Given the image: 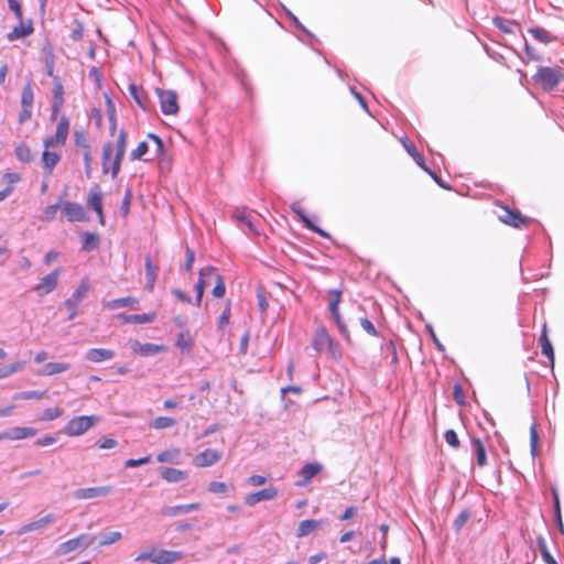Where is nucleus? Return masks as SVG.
<instances>
[{"label":"nucleus","mask_w":564,"mask_h":564,"mask_svg":"<svg viewBox=\"0 0 564 564\" xmlns=\"http://www.w3.org/2000/svg\"><path fill=\"white\" fill-rule=\"evenodd\" d=\"M226 293L224 280L220 274L216 276L215 286L213 289V295L215 297H223Z\"/></svg>","instance_id":"13d9d810"},{"label":"nucleus","mask_w":564,"mask_h":564,"mask_svg":"<svg viewBox=\"0 0 564 564\" xmlns=\"http://www.w3.org/2000/svg\"><path fill=\"white\" fill-rule=\"evenodd\" d=\"M138 300L131 296L115 299L106 304L110 310H117L119 307L130 306L137 304Z\"/></svg>","instance_id":"a18cd8bd"},{"label":"nucleus","mask_w":564,"mask_h":564,"mask_svg":"<svg viewBox=\"0 0 564 564\" xmlns=\"http://www.w3.org/2000/svg\"><path fill=\"white\" fill-rule=\"evenodd\" d=\"M319 525H321V521H318V520H313V519L303 520L300 522V524L297 527L296 536L304 538V536L308 535L310 533H312L313 531H315L316 529H318Z\"/></svg>","instance_id":"72a5a7b5"},{"label":"nucleus","mask_w":564,"mask_h":564,"mask_svg":"<svg viewBox=\"0 0 564 564\" xmlns=\"http://www.w3.org/2000/svg\"><path fill=\"white\" fill-rule=\"evenodd\" d=\"M200 508L199 503H188V505H178L172 507H164L161 510V514L164 517H178L182 514L189 513L192 511L198 510Z\"/></svg>","instance_id":"5701e85b"},{"label":"nucleus","mask_w":564,"mask_h":564,"mask_svg":"<svg viewBox=\"0 0 564 564\" xmlns=\"http://www.w3.org/2000/svg\"><path fill=\"white\" fill-rule=\"evenodd\" d=\"M360 325H361L362 329L366 333H368L369 335L375 336V337L378 336V332H377L376 327L368 318H361Z\"/></svg>","instance_id":"69168bd1"},{"label":"nucleus","mask_w":564,"mask_h":564,"mask_svg":"<svg viewBox=\"0 0 564 564\" xmlns=\"http://www.w3.org/2000/svg\"><path fill=\"white\" fill-rule=\"evenodd\" d=\"M128 135L124 130H120L115 143L107 142L102 147L101 165L102 173L111 172L112 178H116L120 172L121 162L126 153Z\"/></svg>","instance_id":"f257e3e1"},{"label":"nucleus","mask_w":564,"mask_h":564,"mask_svg":"<svg viewBox=\"0 0 564 564\" xmlns=\"http://www.w3.org/2000/svg\"><path fill=\"white\" fill-rule=\"evenodd\" d=\"M529 33L539 42L543 44H547L552 42L553 36L552 34L542 28H532L529 30Z\"/></svg>","instance_id":"79ce46f5"},{"label":"nucleus","mask_w":564,"mask_h":564,"mask_svg":"<svg viewBox=\"0 0 564 564\" xmlns=\"http://www.w3.org/2000/svg\"><path fill=\"white\" fill-rule=\"evenodd\" d=\"M538 442H539V434L536 424H532L530 427V445H531V452L532 455L535 456L538 453Z\"/></svg>","instance_id":"4d7b16f0"},{"label":"nucleus","mask_w":564,"mask_h":564,"mask_svg":"<svg viewBox=\"0 0 564 564\" xmlns=\"http://www.w3.org/2000/svg\"><path fill=\"white\" fill-rule=\"evenodd\" d=\"M74 141L77 147H80L84 150L90 149L88 141L86 139V134L83 130H76L74 132Z\"/></svg>","instance_id":"bf43d9fd"},{"label":"nucleus","mask_w":564,"mask_h":564,"mask_svg":"<svg viewBox=\"0 0 564 564\" xmlns=\"http://www.w3.org/2000/svg\"><path fill=\"white\" fill-rule=\"evenodd\" d=\"M181 451L178 448L166 449L158 455V462L160 463H175L180 460Z\"/></svg>","instance_id":"4c0bfd02"},{"label":"nucleus","mask_w":564,"mask_h":564,"mask_svg":"<svg viewBox=\"0 0 564 564\" xmlns=\"http://www.w3.org/2000/svg\"><path fill=\"white\" fill-rule=\"evenodd\" d=\"M150 462H151V456L148 455V456H144V457H141L138 459L130 458V459L126 460L124 466L128 468H134V467H139L141 465L148 464Z\"/></svg>","instance_id":"e2e57ef3"},{"label":"nucleus","mask_w":564,"mask_h":564,"mask_svg":"<svg viewBox=\"0 0 564 564\" xmlns=\"http://www.w3.org/2000/svg\"><path fill=\"white\" fill-rule=\"evenodd\" d=\"M540 341H541L542 354L544 356H546L553 364L554 362V351H553L552 344L547 338L545 328L543 329V332L541 334Z\"/></svg>","instance_id":"ea45409f"},{"label":"nucleus","mask_w":564,"mask_h":564,"mask_svg":"<svg viewBox=\"0 0 564 564\" xmlns=\"http://www.w3.org/2000/svg\"><path fill=\"white\" fill-rule=\"evenodd\" d=\"M122 539V534L119 531H110L101 534V540L99 542L100 546L111 545L117 543Z\"/></svg>","instance_id":"49530a36"},{"label":"nucleus","mask_w":564,"mask_h":564,"mask_svg":"<svg viewBox=\"0 0 564 564\" xmlns=\"http://www.w3.org/2000/svg\"><path fill=\"white\" fill-rule=\"evenodd\" d=\"M208 272H210L209 270H200L199 271V276H198V280L196 282V285H195V290H196V305L199 306L200 303H202V299H203V294H204V290H205V276L206 274H208Z\"/></svg>","instance_id":"a19ab883"},{"label":"nucleus","mask_w":564,"mask_h":564,"mask_svg":"<svg viewBox=\"0 0 564 564\" xmlns=\"http://www.w3.org/2000/svg\"><path fill=\"white\" fill-rule=\"evenodd\" d=\"M64 411L61 408H47L43 411L42 421H54L63 415Z\"/></svg>","instance_id":"6e6d98bb"},{"label":"nucleus","mask_w":564,"mask_h":564,"mask_svg":"<svg viewBox=\"0 0 564 564\" xmlns=\"http://www.w3.org/2000/svg\"><path fill=\"white\" fill-rule=\"evenodd\" d=\"M95 535L89 533L80 534L57 545L55 554L57 556L67 555L77 550H86L95 543Z\"/></svg>","instance_id":"39448f33"},{"label":"nucleus","mask_w":564,"mask_h":564,"mask_svg":"<svg viewBox=\"0 0 564 564\" xmlns=\"http://www.w3.org/2000/svg\"><path fill=\"white\" fill-rule=\"evenodd\" d=\"M70 365L67 362H47L42 369L36 371L37 376H54L67 371Z\"/></svg>","instance_id":"c85d7f7f"},{"label":"nucleus","mask_w":564,"mask_h":564,"mask_svg":"<svg viewBox=\"0 0 564 564\" xmlns=\"http://www.w3.org/2000/svg\"><path fill=\"white\" fill-rule=\"evenodd\" d=\"M33 101H34L33 88H32L31 84H28L23 87V90L21 94V106L33 108Z\"/></svg>","instance_id":"de8ad7c7"},{"label":"nucleus","mask_w":564,"mask_h":564,"mask_svg":"<svg viewBox=\"0 0 564 564\" xmlns=\"http://www.w3.org/2000/svg\"><path fill=\"white\" fill-rule=\"evenodd\" d=\"M149 143L147 141H142L138 144V147L131 151L130 153V160L137 161V160H144L149 161V159H144L145 154L149 152Z\"/></svg>","instance_id":"c03bdc74"},{"label":"nucleus","mask_w":564,"mask_h":564,"mask_svg":"<svg viewBox=\"0 0 564 564\" xmlns=\"http://www.w3.org/2000/svg\"><path fill=\"white\" fill-rule=\"evenodd\" d=\"M46 397H47V392L46 391L30 390V391L17 392V393H14L12 395V399L15 400V401L32 400V399L41 400V399H44Z\"/></svg>","instance_id":"e433bc0d"},{"label":"nucleus","mask_w":564,"mask_h":564,"mask_svg":"<svg viewBox=\"0 0 564 564\" xmlns=\"http://www.w3.org/2000/svg\"><path fill=\"white\" fill-rule=\"evenodd\" d=\"M37 430L28 426H15L8 431V440L20 441L36 435Z\"/></svg>","instance_id":"cd10ccee"},{"label":"nucleus","mask_w":564,"mask_h":564,"mask_svg":"<svg viewBox=\"0 0 564 564\" xmlns=\"http://www.w3.org/2000/svg\"><path fill=\"white\" fill-rule=\"evenodd\" d=\"M220 458L221 452L213 448H207L194 457L193 464L196 467H209L218 463Z\"/></svg>","instance_id":"ddd939ff"},{"label":"nucleus","mask_w":564,"mask_h":564,"mask_svg":"<svg viewBox=\"0 0 564 564\" xmlns=\"http://www.w3.org/2000/svg\"><path fill=\"white\" fill-rule=\"evenodd\" d=\"M532 78L543 90L551 91L564 82V70L558 66H540Z\"/></svg>","instance_id":"f03ea898"},{"label":"nucleus","mask_w":564,"mask_h":564,"mask_svg":"<svg viewBox=\"0 0 564 564\" xmlns=\"http://www.w3.org/2000/svg\"><path fill=\"white\" fill-rule=\"evenodd\" d=\"M33 24L32 21L24 22L19 21V25L14 26L11 32L8 33L7 39L10 42L23 39L33 33Z\"/></svg>","instance_id":"4be33fe9"},{"label":"nucleus","mask_w":564,"mask_h":564,"mask_svg":"<svg viewBox=\"0 0 564 564\" xmlns=\"http://www.w3.org/2000/svg\"><path fill=\"white\" fill-rule=\"evenodd\" d=\"M131 349L134 354L140 355L142 357L154 356L159 352L165 351L166 348L163 345H155L151 343L142 344L138 340L132 341Z\"/></svg>","instance_id":"dca6fc26"},{"label":"nucleus","mask_w":564,"mask_h":564,"mask_svg":"<svg viewBox=\"0 0 564 564\" xmlns=\"http://www.w3.org/2000/svg\"><path fill=\"white\" fill-rule=\"evenodd\" d=\"M161 111L166 116H174L178 112L177 94L174 90L155 89Z\"/></svg>","instance_id":"0eeeda50"},{"label":"nucleus","mask_w":564,"mask_h":564,"mask_svg":"<svg viewBox=\"0 0 564 564\" xmlns=\"http://www.w3.org/2000/svg\"><path fill=\"white\" fill-rule=\"evenodd\" d=\"M99 422L97 415H79L67 422L63 429V433L67 436H80Z\"/></svg>","instance_id":"7ed1b4c3"},{"label":"nucleus","mask_w":564,"mask_h":564,"mask_svg":"<svg viewBox=\"0 0 564 564\" xmlns=\"http://www.w3.org/2000/svg\"><path fill=\"white\" fill-rule=\"evenodd\" d=\"M499 219L516 228H520L525 223L523 216L519 212H513L509 208L502 209V214L499 215Z\"/></svg>","instance_id":"b1692460"},{"label":"nucleus","mask_w":564,"mask_h":564,"mask_svg":"<svg viewBox=\"0 0 564 564\" xmlns=\"http://www.w3.org/2000/svg\"><path fill=\"white\" fill-rule=\"evenodd\" d=\"M98 242H99L98 235L89 234V232L84 234V236H83V248L85 250H93V249L97 248Z\"/></svg>","instance_id":"5fc2aeb1"},{"label":"nucleus","mask_w":564,"mask_h":564,"mask_svg":"<svg viewBox=\"0 0 564 564\" xmlns=\"http://www.w3.org/2000/svg\"><path fill=\"white\" fill-rule=\"evenodd\" d=\"M87 206L98 215L100 224L105 225V217L102 213V192L99 185L96 184L90 187L87 197Z\"/></svg>","instance_id":"9d476101"},{"label":"nucleus","mask_w":564,"mask_h":564,"mask_svg":"<svg viewBox=\"0 0 564 564\" xmlns=\"http://www.w3.org/2000/svg\"><path fill=\"white\" fill-rule=\"evenodd\" d=\"M291 210L300 218V220L304 224L305 228L318 234L322 237H328V235L323 229L315 226L308 219V217L306 216L305 212L303 210V208L299 202H295L291 205Z\"/></svg>","instance_id":"412c9836"},{"label":"nucleus","mask_w":564,"mask_h":564,"mask_svg":"<svg viewBox=\"0 0 564 564\" xmlns=\"http://www.w3.org/2000/svg\"><path fill=\"white\" fill-rule=\"evenodd\" d=\"M90 290V283L87 278L83 279L76 290L73 292L70 297L65 301L67 308H77L80 302L87 296Z\"/></svg>","instance_id":"f8f14e48"},{"label":"nucleus","mask_w":564,"mask_h":564,"mask_svg":"<svg viewBox=\"0 0 564 564\" xmlns=\"http://www.w3.org/2000/svg\"><path fill=\"white\" fill-rule=\"evenodd\" d=\"M161 477L167 482H180L186 479L187 474L181 469L165 467L161 470Z\"/></svg>","instance_id":"2f4dec72"},{"label":"nucleus","mask_w":564,"mask_h":564,"mask_svg":"<svg viewBox=\"0 0 564 564\" xmlns=\"http://www.w3.org/2000/svg\"><path fill=\"white\" fill-rule=\"evenodd\" d=\"M183 552L154 549L153 564H174L183 558Z\"/></svg>","instance_id":"f3484780"},{"label":"nucleus","mask_w":564,"mask_h":564,"mask_svg":"<svg viewBox=\"0 0 564 564\" xmlns=\"http://www.w3.org/2000/svg\"><path fill=\"white\" fill-rule=\"evenodd\" d=\"M64 89L61 83H56L53 88V104L51 119L56 120L58 112L64 105Z\"/></svg>","instance_id":"a878e982"},{"label":"nucleus","mask_w":564,"mask_h":564,"mask_svg":"<svg viewBox=\"0 0 564 564\" xmlns=\"http://www.w3.org/2000/svg\"><path fill=\"white\" fill-rule=\"evenodd\" d=\"M23 366H24V362L15 361L11 365L1 367L0 368V380L8 378V377L12 376L13 373L18 372L19 370H21L23 368Z\"/></svg>","instance_id":"09e8293b"},{"label":"nucleus","mask_w":564,"mask_h":564,"mask_svg":"<svg viewBox=\"0 0 564 564\" xmlns=\"http://www.w3.org/2000/svg\"><path fill=\"white\" fill-rule=\"evenodd\" d=\"M444 438L446 443L454 448H458L460 445L458 436L454 430H447L444 434Z\"/></svg>","instance_id":"680f3d73"},{"label":"nucleus","mask_w":564,"mask_h":564,"mask_svg":"<svg viewBox=\"0 0 564 564\" xmlns=\"http://www.w3.org/2000/svg\"><path fill=\"white\" fill-rule=\"evenodd\" d=\"M61 160V154L44 148L42 153L43 167L51 173Z\"/></svg>","instance_id":"473e14b6"},{"label":"nucleus","mask_w":564,"mask_h":564,"mask_svg":"<svg viewBox=\"0 0 564 564\" xmlns=\"http://www.w3.org/2000/svg\"><path fill=\"white\" fill-rule=\"evenodd\" d=\"M473 451L476 456L477 465L482 467L487 464V454L484 443L479 438L471 440Z\"/></svg>","instance_id":"f704fd0d"},{"label":"nucleus","mask_w":564,"mask_h":564,"mask_svg":"<svg viewBox=\"0 0 564 564\" xmlns=\"http://www.w3.org/2000/svg\"><path fill=\"white\" fill-rule=\"evenodd\" d=\"M62 209L67 220L70 223L86 220L84 207L78 203L64 202L62 203Z\"/></svg>","instance_id":"2eb2a0df"},{"label":"nucleus","mask_w":564,"mask_h":564,"mask_svg":"<svg viewBox=\"0 0 564 564\" xmlns=\"http://www.w3.org/2000/svg\"><path fill=\"white\" fill-rule=\"evenodd\" d=\"M158 270L159 268L152 263L151 259L149 257L145 258V289L150 292H152L154 289Z\"/></svg>","instance_id":"7c9ffc66"},{"label":"nucleus","mask_w":564,"mask_h":564,"mask_svg":"<svg viewBox=\"0 0 564 564\" xmlns=\"http://www.w3.org/2000/svg\"><path fill=\"white\" fill-rule=\"evenodd\" d=\"M401 143L403 145V148L405 149V151L412 156V159L415 161V163L421 167L423 169L424 171L429 172L431 175H433V173L425 166L424 164V159L422 156V154L419 153V151L416 150L414 143L408 139H403L401 140Z\"/></svg>","instance_id":"c756f323"},{"label":"nucleus","mask_w":564,"mask_h":564,"mask_svg":"<svg viewBox=\"0 0 564 564\" xmlns=\"http://www.w3.org/2000/svg\"><path fill=\"white\" fill-rule=\"evenodd\" d=\"M148 139L151 140L154 144V156L161 155L164 149L163 141L161 140V138L154 133H149Z\"/></svg>","instance_id":"052dcab7"},{"label":"nucleus","mask_w":564,"mask_h":564,"mask_svg":"<svg viewBox=\"0 0 564 564\" xmlns=\"http://www.w3.org/2000/svg\"><path fill=\"white\" fill-rule=\"evenodd\" d=\"M538 547H539V551L541 553L543 561L546 564H557L555 558L551 555V553L547 549V545H546V541L543 536L538 538Z\"/></svg>","instance_id":"37998d69"},{"label":"nucleus","mask_w":564,"mask_h":564,"mask_svg":"<svg viewBox=\"0 0 564 564\" xmlns=\"http://www.w3.org/2000/svg\"><path fill=\"white\" fill-rule=\"evenodd\" d=\"M312 345L319 354H326L334 358L340 356L337 344L323 327L315 332Z\"/></svg>","instance_id":"20e7f679"},{"label":"nucleus","mask_w":564,"mask_h":564,"mask_svg":"<svg viewBox=\"0 0 564 564\" xmlns=\"http://www.w3.org/2000/svg\"><path fill=\"white\" fill-rule=\"evenodd\" d=\"M322 470V465L318 463H308L305 464L301 470L300 476H302L303 480L297 481V486H305L314 476H316Z\"/></svg>","instance_id":"bb28decb"},{"label":"nucleus","mask_w":564,"mask_h":564,"mask_svg":"<svg viewBox=\"0 0 564 564\" xmlns=\"http://www.w3.org/2000/svg\"><path fill=\"white\" fill-rule=\"evenodd\" d=\"M59 275H61V269L57 268V269L53 270L52 272H50L48 274L44 275L40 280V282L34 286L33 290L39 295L50 294L51 292H53L56 289Z\"/></svg>","instance_id":"1a4fd4ad"},{"label":"nucleus","mask_w":564,"mask_h":564,"mask_svg":"<svg viewBox=\"0 0 564 564\" xmlns=\"http://www.w3.org/2000/svg\"><path fill=\"white\" fill-rule=\"evenodd\" d=\"M238 221H241L250 231H256L252 220L245 213H238L235 215Z\"/></svg>","instance_id":"774afa93"},{"label":"nucleus","mask_w":564,"mask_h":564,"mask_svg":"<svg viewBox=\"0 0 564 564\" xmlns=\"http://www.w3.org/2000/svg\"><path fill=\"white\" fill-rule=\"evenodd\" d=\"M15 155L19 161L24 162V163H28V162L32 161V159H33L30 148L23 143L19 144L15 148Z\"/></svg>","instance_id":"3c124183"},{"label":"nucleus","mask_w":564,"mask_h":564,"mask_svg":"<svg viewBox=\"0 0 564 564\" xmlns=\"http://www.w3.org/2000/svg\"><path fill=\"white\" fill-rule=\"evenodd\" d=\"M278 494H279V490L275 487L270 486V487H267L259 491L247 495L245 497V502L248 506L252 507V506H256L257 503H259L260 501L274 499L278 496Z\"/></svg>","instance_id":"4468645a"},{"label":"nucleus","mask_w":564,"mask_h":564,"mask_svg":"<svg viewBox=\"0 0 564 564\" xmlns=\"http://www.w3.org/2000/svg\"><path fill=\"white\" fill-rule=\"evenodd\" d=\"M492 22L500 31L508 33V34H512L517 31V29H519V25L517 22L501 18V17L494 18Z\"/></svg>","instance_id":"c9c22d12"},{"label":"nucleus","mask_w":564,"mask_h":564,"mask_svg":"<svg viewBox=\"0 0 564 564\" xmlns=\"http://www.w3.org/2000/svg\"><path fill=\"white\" fill-rule=\"evenodd\" d=\"M208 490L213 494H225L228 490V487L223 481H212L208 485Z\"/></svg>","instance_id":"0e129e2a"},{"label":"nucleus","mask_w":564,"mask_h":564,"mask_svg":"<svg viewBox=\"0 0 564 564\" xmlns=\"http://www.w3.org/2000/svg\"><path fill=\"white\" fill-rule=\"evenodd\" d=\"M175 423L176 421L172 417L159 416L151 422V426L156 430H164L172 427L173 425H175Z\"/></svg>","instance_id":"8fccbe9b"},{"label":"nucleus","mask_w":564,"mask_h":564,"mask_svg":"<svg viewBox=\"0 0 564 564\" xmlns=\"http://www.w3.org/2000/svg\"><path fill=\"white\" fill-rule=\"evenodd\" d=\"M107 112L110 123L109 130L110 133L113 135L117 128L116 108L112 100L109 97H107Z\"/></svg>","instance_id":"603ef678"},{"label":"nucleus","mask_w":564,"mask_h":564,"mask_svg":"<svg viewBox=\"0 0 564 564\" xmlns=\"http://www.w3.org/2000/svg\"><path fill=\"white\" fill-rule=\"evenodd\" d=\"M115 355V351L111 349L91 348L86 351L85 359L94 364H100L107 360H111Z\"/></svg>","instance_id":"aec40b11"},{"label":"nucleus","mask_w":564,"mask_h":564,"mask_svg":"<svg viewBox=\"0 0 564 564\" xmlns=\"http://www.w3.org/2000/svg\"><path fill=\"white\" fill-rule=\"evenodd\" d=\"M69 133V120L67 117L63 116L59 118L55 134L52 137H47L43 140V145L46 149L54 147H63L65 145Z\"/></svg>","instance_id":"423d86ee"},{"label":"nucleus","mask_w":564,"mask_h":564,"mask_svg":"<svg viewBox=\"0 0 564 564\" xmlns=\"http://www.w3.org/2000/svg\"><path fill=\"white\" fill-rule=\"evenodd\" d=\"M56 442V437L51 434H46L35 441V445L40 447H45L53 445Z\"/></svg>","instance_id":"338daca9"},{"label":"nucleus","mask_w":564,"mask_h":564,"mask_svg":"<svg viewBox=\"0 0 564 564\" xmlns=\"http://www.w3.org/2000/svg\"><path fill=\"white\" fill-rule=\"evenodd\" d=\"M329 296L332 297V300L329 302V311H330L333 318L335 319L338 330L345 338H349L348 328H347L346 324L344 323V321L339 314V310H338V305L341 301V292L338 290H330Z\"/></svg>","instance_id":"6e6552de"},{"label":"nucleus","mask_w":564,"mask_h":564,"mask_svg":"<svg viewBox=\"0 0 564 564\" xmlns=\"http://www.w3.org/2000/svg\"><path fill=\"white\" fill-rule=\"evenodd\" d=\"M61 207H62V204H53V205L47 206L41 215V220L46 221V223L54 220L56 218L57 212Z\"/></svg>","instance_id":"864d4df0"},{"label":"nucleus","mask_w":564,"mask_h":564,"mask_svg":"<svg viewBox=\"0 0 564 564\" xmlns=\"http://www.w3.org/2000/svg\"><path fill=\"white\" fill-rule=\"evenodd\" d=\"M175 345L183 351H187V352L191 351L192 346H193V339H192L189 333L188 332L180 333L176 337Z\"/></svg>","instance_id":"58836bf2"},{"label":"nucleus","mask_w":564,"mask_h":564,"mask_svg":"<svg viewBox=\"0 0 564 564\" xmlns=\"http://www.w3.org/2000/svg\"><path fill=\"white\" fill-rule=\"evenodd\" d=\"M112 491L111 486H99V487H88V488H79L74 491V498L77 500H88L95 499L99 497H106Z\"/></svg>","instance_id":"9b49d317"},{"label":"nucleus","mask_w":564,"mask_h":564,"mask_svg":"<svg viewBox=\"0 0 564 564\" xmlns=\"http://www.w3.org/2000/svg\"><path fill=\"white\" fill-rule=\"evenodd\" d=\"M55 517L53 513H48L35 521H32V522H29V523H25L23 524L19 530H18V534L19 535H22V534H26V533H30V532H33V531H37V530H41L45 527H47L48 524H51L53 521H54Z\"/></svg>","instance_id":"6ab92c4d"},{"label":"nucleus","mask_w":564,"mask_h":564,"mask_svg":"<svg viewBox=\"0 0 564 564\" xmlns=\"http://www.w3.org/2000/svg\"><path fill=\"white\" fill-rule=\"evenodd\" d=\"M118 317L126 324H148L155 319V313L144 314H124L121 313Z\"/></svg>","instance_id":"393cba45"},{"label":"nucleus","mask_w":564,"mask_h":564,"mask_svg":"<svg viewBox=\"0 0 564 564\" xmlns=\"http://www.w3.org/2000/svg\"><path fill=\"white\" fill-rule=\"evenodd\" d=\"M128 90L137 102V105L144 111L151 110V101L144 89L135 84H130Z\"/></svg>","instance_id":"a211bd4d"}]
</instances>
